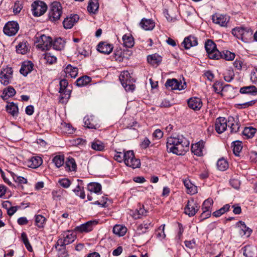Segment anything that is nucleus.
Returning <instances> with one entry per match:
<instances>
[{
  "instance_id": "58836bf2",
  "label": "nucleus",
  "mask_w": 257,
  "mask_h": 257,
  "mask_svg": "<svg viewBox=\"0 0 257 257\" xmlns=\"http://www.w3.org/2000/svg\"><path fill=\"white\" fill-rule=\"evenodd\" d=\"M124 46L126 48H132L134 45L133 37L129 35H124L122 37Z\"/></svg>"
},
{
  "instance_id": "473e14b6",
  "label": "nucleus",
  "mask_w": 257,
  "mask_h": 257,
  "mask_svg": "<svg viewBox=\"0 0 257 257\" xmlns=\"http://www.w3.org/2000/svg\"><path fill=\"white\" fill-rule=\"evenodd\" d=\"M183 183L187 190L188 193L194 194L197 193V191L196 186L193 185L189 180H184Z\"/></svg>"
},
{
  "instance_id": "09e8293b",
  "label": "nucleus",
  "mask_w": 257,
  "mask_h": 257,
  "mask_svg": "<svg viewBox=\"0 0 257 257\" xmlns=\"http://www.w3.org/2000/svg\"><path fill=\"white\" fill-rule=\"evenodd\" d=\"M21 238H22V240L23 243H24L26 248L29 251H32L33 248L29 242L27 234L25 232H23L22 233Z\"/></svg>"
},
{
  "instance_id": "9d476101",
  "label": "nucleus",
  "mask_w": 257,
  "mask_h": 257,
  "mask_svg": "<svg viewBox=\"0 0 257 257\" xmlns=\"http://www.w3.org/2000/svg\"><path fill=\"white\" fill-rule=\"evenodd\" d=\"M87 189L90 192V193L87 195V199L89 201H91L95 198L93 196L94 194L97 195L101 194V186L99 183L95 182L90 183L87 185Z\"/></svg>"
},
{
  "instance_id": "c85d7f7f",
  "label": "nucleus",
  "mask_w": 257,
  "mask_h": 257,
  "mask_svg": "<svg viewBox=\"0 0 257 257\" xmlns=\"http://www.w3.org/2000/svg\"><path fill=\"white\" fill-rule=\"evenodd\" d=\"M65 169L68 172L76 171L77 165L74 159L71 157L67 158L65 164Z\"/></svg>"
},
{
  "instance_id": "e2e57ef3",
  "label": "nucleus",
  "mask_w": 257,
  "mask_h": 257,
  "mask_svg": "<svg viewBox=\"0 0 257 257\" xmlns=\"http://www.w3.org/2000/svg\"><path fill=\"white\" fill-rule=\"evenodd\" d=\"M152 136L154 138L156 139H160L163 136V132L160 129H157L155 131V132L153 133Z\"/></svg>"
},
{
  "instance_id": "6e6d98bb",
  "label": "nucleus",
  "mask_w": 257,
  "mask_h": 257,
  "mask_svg": "<svg viewBox=\"0 0 257 257\" xmlns=\"http://www.w3.org/2000/svg\"><path fill=\"white\" fill-rule=\"evenodd\" d=\"M27 51L26 43H20L17 47V52L22 54H25Z\"/></svg>"
},
{
  "instance_id": "dca6fc26",
  "label": "nucleus",
  "mask_w": 257,
  "mask_h": 257,
  "mask_svg": "<svg viewBox=\"0 0 257 257\" xmlns=\"http://www.w3.org/2000/svg\"><path fill=\"white\" fill-rule=\"evenodd\" d=\"M167 87H170L171 89L181 90L185 89L186 83L182 84L181 81H178L176 79H168L165 83Z\"/></svg>"
},
{
  "instance_id": "7ed1b4c3",
  "label": "nucleus",
  "mask_w": 257,
  "mask_h": 257,
  "mask_svg": "<svg viewBox=\"0 0 257 257\" xmlns=\"http://www.w3.org/2000/svg\"><path fill=\"white\" fill-rule=\"evenodd\" d=\"M205 48L209 58L218 60L221 57V53L216 48V44L211 40H207L205 43Z\"/></svg>"
},
{
  "instance_id": "a211bd4d",
  "label": "nucleus",
  "mask_w": 257,
  "mask_h": 257,
  "mask_svg": "<svg viewBox=\"0 0 257 257\" xmlns=\"http://www.w3.org/2000/svg\"><path fill=\"white\" fill-rule=\"evenodd\" d=\"M228 126L230 130V133H236L239 129L240 125L237 117L229 116L227 119Z\"/></svg>"
},
{
  "instance_id": "c03bdc74",
  "label": "nucleus",
  "mask_w": 257,
  "mask_h": 257,
  "mask_svg": "<svg viewBox=\"0 0 257 257\" xmlns=\"http://www.w3.org/2000/svg\"><path fill=\"white\" fill-rule=\"evenodd\" d=\"M216 166L218 170L220 171H225L228 167V162L223 158L219 159L216 163Z\"/></svg>"
},
{
  "instance_id": "5701e85b",
  "label": "nucleus",
  "mask_w": 257,
  "mask_h": 257,
  "mask_svg": "<svg viewBox=\"0 0 257 257\" xmlns=\"http://www.w3.org/2000/svg\"><path fill=\"white\" fill-rule=\"evenodd\" d=\"M188 106L194 110H199L202 106V102L200 98L193 97L189 98L187 101Z\"/></svg>"
},
{
  "instance_id": "bb28decb",
  "label": "nucleus",
  "mask_w": 257,
  "mask_h": 257,
  "mask_svg": "<svg viewBox=\"0 0 257 257\" xmlns=\"http://www.w3.org/2000/svg\"><path fill=\"white\" fill-rule=\"evenodd\" d=\"M140 26L146 31L152 30L155 27V23L151 19L143 18L140 23Z\"/></svg>"
},
{
  "instance_id": "bf43d9fd",
  "label": "nucleus",
  "mask_w": 257,
  "mask_h": 257,
  "mask_svg": "<svg viewBox=\"0 0 257 257\" xmlns=\"http://www.w3.org/2000/svg\"><path fill=\"white\" fill-rule=\"evenodd\" d=\"M60 89L59 93H62L65 90H67L68 83L66 79H62L59 82Z\"/></svg>"
},
{
  "instance_id": "a878e982",
  "label": "nucleus",
  "mask_w": 257,
  "mask_h": 257,
  "mask_svg": "<svg viewBox=\"0 0 257 257\" xmlns=\"http://www.w3.org/2000/svg\"><path fill=\"white\" fill-rule=\"evenodd\" d=\"M34 64L30 61H25L23 63L20 69V73L24 76H26L33 69Z\"/></svg>"
},
{
  "instance_id": "9b49d317",
  "label": "nucleus",
  "mask_w": 257,
  "mask_h": 257,
  "mask_svg": "<svg viewBox=\"0 0 257 257\" xmlns=\"http://www.w3.org/2000/svg\"><path fill=\"white\" fill-rule=\"evenodd\" d=\"M230 20V17L226 15L216 13L212 16V22L221 27H226Z\"/></svg>"
},
{
  "instance_id": "f8f14e48",
  "label": "nucleus",
  "mask_w": 257,
  "mask_h": 257,
  "mask_svg": "<svg viewBox=\"0 0 257 257\" xmlns=\"http://www.w3.org/2000/svg\"><path fill=\"white\" fill-rule=\"evenodd\" d=\"M98 223L96 220H90L80 225L77 226L74 229V231L79 233L88 232L91 231L94 226Z\"/></svg>"
},
{
  "instance_id": "6ab92c4d",
  "label": "nucleus",
  "mask_w": 257,
  "mask_h": 257,
  "mask_svg": "<svg viewBox=\"0 0 257 257\" xmlns=\"http://www.w3.org/2000/svg\"><path fill=\"white\" fill-rule=\"evenodd\" d=\"M79 17L78 15H71L67 17L63 21V26L66 29H69L73 27L74 24L79 20Z\"/></svg>"
},
{
  "instance_id": "2f4dec72",
  "label": "nucleus",
  "mask_w": 257,
  "mask_h": 257,
  "mask_svg": "<svg viewBox=\"0 0 257 257\" xmlns=\"http://www.w3.org/2000/svg\"><path fill=\"white\" fill-rule=\"evenodd\" d=\"M65 72L67 76H70L71 78H75L78 75V68L68 65L65 68Z\"/></svg>"
},
{
  "instance_id": "0eeeda50",
  "label": "nucleus",
  "mask_w": 257,
  "mask_h": 257,
  "mask_svg": "<svg viewBox=\"0 0 257 257\" xmlns=\"http://www.w3.org/2000/svg\"><path fill=\"white\" fill-rule=\"evenodd\" d=\"M32 12L35 17H39L43 15L47 10V6L42 1L34 2L32 4Z\"/></svg>"
},
{
  "instance_id": "0e129e2a",
  "label": "nucleus",
  "mask_w": 257,
  "mask_h": 257,
  "mask_svg": "<svg viewBox=\"0 0 257 257\" xmlns=\"http://www.w3.org/2000/svg\"><path fill=\"white\" fill-rule=\"evenodd\" d=\"M71 91L69 90H65L64 92H63L61 94V96L60 97V100L63 101V99H65L67 100L69 98L70 96Z\"/></svg>"
},
{
  "instance_id": "79ce46f5",
  "label": "nucleus",
  "mask_w": 257,
  "mask_h": 257,
  "mask_svg": "<svg viewBox=\"0 0 257 257\" xmlns=\"http://www.w3.org/2000/svg\"><path fill=\"white\" fill-rule=\"evenodd\" d=\"M256 132L255 128L252 126L245 127L243 131V135L247 138H252Z\"/></svg>"
},
{
  "instance_id": "20e7f679",
  "label": "nucleus",
  "mask_w": 257,
  "mask_h": 257,
  "mask_svg": "<svg viewBox=\"0 0 257 257\" xmlns=\"http://www.w3.org/2000/svg\"><path fill=\"white\" fill-rule=\"evenodd\" d=\"M119 79L121 85L126 91H133L135 89V85L133 84L134 79L132 78L128 71L121 72Z\"/></svg>"
},
{
  "instance_id": "37998d69",
  "label": "nucleus",
  "mask_w": 257,
  "mask_h": 257,
  "mask_svg": "<svg viewBox=\"0 0 257 257\" xmlns=\"http://www.w3.org/2000/svg\"><path fill=\"white\" fill-rule=\"evenodd\" d=\"M232 147L233 148V152L235 155L237 156H239V153L242 149L241 142L240 141L233 142L232 143Z\"/></svg>"
},
{
  "instance_id": "4be33fe9",
  "label": "nucleus",
  "mask_w": 257,
  "mask_h": 257,
  "mask_svg": "<svg viewBox=\"0 0 257 257\" xmlns=\"http://www.w3.org/2000/svg\"><path fill=\"white\" fill-rule=\"evenodd\" d=\"M181 45L185 49H189L191 47L196 46L198 45L197 39L192 35H190L184 38Z\"/></svg>"
},
{
  "instance_id": "8fccbe9b",
  "label": "nucleus",
  "mask_w": 257,
  "mask_h": 257,
  "mask_svg": "<svg viewBox=\"0 0 257 257\" xmlns=\"http://www.w3.org/2000/svg\"><path fill=\"white\" fill-rule=\"evenodd\" d=\"M10 174H11V176L13 178L14 181L16 182H17L20 184H27V179L25 178L24 177L19 176L15 174L14 172L10 171Z\"/></svg>"
},
{
  "instance_id": "423d86ee",
  "label": "nucleus",
  "mask_w": 257,
  "mask_h": 257,
  "mask_svg": "<svg viewBox=\"0 0 257 257\" xmlns=\"http://www.w3.org/2000/svg\"><path fill=\"white\" fill-rule=\"evenodd\" d=\"M63 238H59L56 244V248L60 246L64 247L66 245L72 243L76 238L75 232L68 230L63 234Z\"/></svg>"
},
{
  "instance_id": "7c9ffc66",
  "label": "nucleus",
  "mask_w": 257,
  "mask_h": 257,
  "mask_svg": "<svg viewBox=\"0 0 257 257\" xmlns=\"http://www.w3.org/2000/svg\"><path fill=\"white\" fill-rule=\"evenodd\" d=\"M148 62L154 66H157L162 61V57L156 54L149 56L147 57Z\"/></svg>"
},
{
  "instance_id": "5fc2aeb1",
  "label": "nucleus",
  "mask_w": 257,
  "mask_h": 257,
  "mask_svg": "<svg viewBox=\"0 0 257 257\" xmlns=\"http://www.w3.org/2000/svg\"><path fill=\"white\" fill-rule=\"evenodd\" d=\"M73 191L77 196H79L81 198L84 199L85 198V194L83 188L80 185H78L73 190Z\"/></svg>"
},
{
  "instance_id": "aec40b11",
  "label": "nucleus",
  "mask_w": 257,
  "mask_h": 257,
  "mask_svg": "<svg viewBox=\"0 0 257 257\" xmlns=\"http://www.w3.org/2000/svg\"><path fill=\"white\" fill-rule=\"evenodd\" d=\"M204 144L205 142L202 140L193 144L191 146L192 152L196 156H202L203 155V152L205 151Z\"/></svg>"
},
{
  "instance_id": "13d9d810",
  "label": "nucleus",
  "mask_w": 257,
  "mask_h": 257,
  "mask_svg": "<svg viewBox=\"0 0 257 257\" xmlns=\"http://www.w3.org/2000/svg\"><path fill=\"white\" fill-rule=\"evenodd\" d=\"M45 59L47 62L50 64L55 63L57 61V58L55 56H52L50 53H46L44 57Z\"/></svg>"
},
{
  "instance_id": "cd10ccee",
  "label": "nucleus",
  "mask_w": 257,
  "mask_h": 257,
  "mask_svg": "<svg viewBox=\"0 0 257 257\" xmlns=\"http://www.w3.org/2000/svg\"><path fill=\"white\" fill-rule=\"evenodd\" d=\"M89 146L92 150L99 152L104 151L105 148V144L102 142L97 139H95L91 142Z\"/></svg>"
},
{
  "instance_id": "1a4fd4ad",
  "label": "nucleus",
  "mask_w": 257,
  "mask_h": 257,
  "mask_svg": "<svg viewBox=\"0 0 257 257\" xmlns=\"http://www.w3.org/2000/svg\"><path fill=\"white\" fill-rule=\"evenodd\" d=\"M38 47L43 51L48 50L52 47V39L45 35H41L37 40Z\"/></svg>"
},
{
  "instance_id": "774afa93",
  "label": "nucleus",
  "mask_w": 257,
  "mask_h": 257,
  "mask_svg": "<svg viewBox=\"0 0 257 257\" xmlns=\"http://www.w3.org/2000/svg\"><path fill=\"white\" fill-rule=\"evenodd\" d=\"M185 245L186 247L190 249H193L195 246V241L194 239L191 240H186L184 242Z\"/></svg>"
},
{
  "instance_id": "603ef678",
  "label": "nucleus",
  "mask_w": 257,
  "mask_h": 257,
  "mask_svg": "<svg viewBox=\"0 0 257 257\" xmlns=\"http://www.w3.org/2000/svg\"><path fill=\"white\" fill-rule=\"evenodd\" d=\"M235 57V54L233 53L230 52L229 51H223L221 53V58H223L227 61H231L234 59Z\"/></svg>"
},
{
  "instance_id": "f03ea898",
  "label": "nucleus",
  "mask_w": 257,
  "mask_h": 257,
  "mask_svg": "<svg viewBox=\"0 0 257 257\" xmlns=\"http://www.w3.org/2000/svg\"><path fill=\"white\" fill-rule=\"evenodd\" d=\"M62 14V7L61 4L57 1L52 2L50 6L49 19L52 22L59 20Z\"/></svg>"
},
{
  "instance_id": "4468645a",
  "label": "nucleus",
  "mask_w": 257,
  "mask_h": 257,
  "mask_svg": "<svg viewBox=\"0 0 257 257\" xmlns=\"http://www.w3.org/2000/svg\"><path fill=\"white\" fill-rule=\"evenodd\" d=\"M12 73L13 70L12 68H7L1 71L0 73V81L2 84L4 85L9 84L12 78Z\"/></svg>"
},
{
  "instance_id": "49530a36",
  "label": "nucleus",
  "mask_w": 257,
  "mask_h": 257,
  "mask_svg": "<svg viewBox=\"0 0 257 257\" xmlns=\"http://www.w3.org/2000/svg\"><path fill=\"white\" fill-rule=\"evenodd\" d=\"M234 73L232 69H227L224 73V79L227 82H231L234 78Z\"/></svg>"
},
{
  "instance_id": "de8ad7c7",
  "label": "nucleus",
  "mask_w": 257,
  "mask_h": 257,
  "mask_svg": "<svg viewBox=\"0 0 257 257\" xmlns=\"http://www.w3.org/2000/svg\"><path fill=\"white\" fill-rule=\"evenodd\" d=\"M244 29V28L236 27L232 29V34L237 38L241 39V38H242V35H243Z\"/></svg>"
},
{
  "instance_id": "f3484780",
  "label": "nucleus",
  "mask_w": 257,
  "mask_h": 257,
  "mask_svg": "<svg viewBox=\"0 0 257 257\" xmlns=\"http://www.w3.org/2000/svg\"><path fill=\"white\" fill-rule=\"evenodd\" d=\"M227 120L225 117H219L216 119L215 129L218 134L224 132L228 126Z\"/></svg>"
},
{
  "instance_id": "412c9836",
  "label": "nucleus",
  "mask_w": 257,
  "mask_h": 257,
  "mask_svg": "<svg viewBox=\"0 0 257 257\" xmlns=\"http://www.w3.org/2000/svg\"><path fill=\"white\" fill-rule=\"evenodd\" d=\"M236 226L239 229V233L241 236L248 237L251 234L252 230L247 227L244 222L239 221L236 223Z\"/></svg>"
},
{
  "instance_id": "338daca9",
  "label": "nucleus",
  "mask_w": 257,
  "mask_h": 257,
  "mask_svg": "<svg viewBox=\"0 0 257 257\" xmlns=\"http://www.w3.org/2000/svg\"><path fill=\"white\" fill-rule=\"evenodd\" d=\"M84 126L88 128H96L95 125L91 123L90 119L84 118Z\"/></svg>"
},
{
  "instance_id": "a18cd8bd",
  "label": "nucleus",
  "mask_w": 257,
  "mask_h": 257,
  "mask_svg": "<svg viewBox=\"0 0 257 257\" xmlns=\"http://www.w3.org/2000/svg\"><path fill=\"white\" fill-rule=\"evenodd\" d=\"M53 162L57 168L62 166L64 163V158L63 155H57L53 159Z\"/></svg>"
},
{
  "instance_id": "4c0bfd02",
  "label": "nucleus",
  "mask_w": 257,
  "mask_h": 257,
  "mask_svg": "<svg viewBox=\"0 0 257 257\" xmlns=\"http://www.w3.org/2000/svg\"><path fill=\"white\" fill-rule=\"evenodd\" d=\"M239 92L242 94L254 95L257 92V89L255 86L250 85L241 87L240 89Z\"/></svg>"
},
{
  "instance_id": "393cba45",
  "label": "nucleus",
  "mask_w": 257,
  "mask_h": 257,
  "mask_svg": "<svg viewBox=\"0 0 257 257\" xmlns=\"http://www.w3.org/2000/svg\"><path fill=\"white\" fill-rule=\"evenodd\" d=\"M112 45L106 42H100L97 45V50L101 53L105 54H110L113 50Z\"/></svg>"
},
{
  "instance_id": "f704fd0d",
  "label": "nucleus",
  "mask_w": 257,
  "mask_h": 257,
  "mask_svg": "<svg viewBox=\"0 0 257 257\" xmlns=\"http://www.w3.org/2000/svg\"><path fill=\"white\" fill-rule=\"evenodd\" d=\"M126 228L122 225L116 224L113 228V232L120 236H123L126 232Z\"/></svg>"
},
{
  "instance_id": "ea45409f",
  "label": "nucleus",
  "mask_w": 257,
  "mask_h": 257,
  "mask_svg": "<svg viewBox=\"0 0 257 257\" xmlns=\"http://www.w3.org/2000/svg\"><path fill=\"white\" fill-rule=\"evenodd\" d=\"M64 41L61 38L56 39L53 42H52V46L53 49L56 50H61L64 47Z\"/></svg>"
},
{
  "instance_id": "052dcab7",
  "label": "nucleus",
  "mask_w": 257,
  "mask_h": 257,
  "mask_svg": "<svg viewBox=\"0 0 257 257\" xmlns=\"http://www.w3.org/2000/svg\"><path fill=\"white\" fill-rule=\"evenodd\" d=\"M59 184L65 188H68L71 185V181L67 178H63L58 181Z\"/></svg>"
},
{
  "instance_id": "69168bd1",
  "label": "nucleus",
  "mask_w": 257,
  "mask_h": 257,
  "mask_svg": "<svg viewBox=\"0 0 257 257\" xmlns=\"http://www.w3.org/2000/svg\"><path fill=\"white\" fill-rule=\"evenodd\" d=\"M230 185L235 189H238L240 186V181L237 179H231L230 180Z\"/></svg>"
},
{
  "instance_id": "4d7b16f0",
  "label": "nucleus",
  "mask_w": 257,
  "mask_h": 257,
  "mask_svg": "<svg viewBox=\"0 0 257 257\" xmlns=\"http://www.w3.org/2000/svg\"><path fill=\"white\" fill-rule=\"evenodd\" d=\"M16 92L13 87L9 86L7 89L4 90L3 94H5V96H8V97H12L16 94Z\"/></svg>"
},
{
  "instance_id": "3c124183",
  "label": "nucleus",
  "mask_w": 257,
  "mask_h": 257,
  "mask_svg": "<svg viewBox=\"0 0 257 257\" xmlns=\"http://www.w3.org/2000/svg\"><path fill=\"white\" fill-rule=\"evenodd\" d=\"M230 208V205L228 204H225L222 207L218 209V210H216V211H214L213 213V215L215 217H219L221 216L222 214L224 213L225 212L228 211Z\"/></svg>"
},
{
  "instance_id": "6e6552de",
  "label": "nucleus",
  "mask_w": 257,
  "mask_h": 257,
  "mask_svg": "<svg viewBox=\"0 0 257 257\" xmlns=\"http://www.w3.org/2000/svg\"><path fill=\"white\" fill-rule=\"evenodd\" d=\"M19 30V25L16 21H10L7 23L4 27V33L9 36L15 35Z\"/></svg>"
},
{
  "instance_id": "ddd939ff",
  "label": "nucleus",
  "mask_w": 257,
  "mask_h": 257,
  "mask_svg": "<svg viewBox=\"0 0 257 257\" xmlns=\"http://www.w3.org/2000/svg\"><path fill=\"white\" fill-rule=\"evenodd\" d=\"M199 209L198 205L193 199L189 200L184 208V212L189 216H194Z\"/></svg>"
},
{
  "instance_id": "b1692460",
  "label": "nucleus",
  "mask_w": 257,
  "mask_h": 257,
  "mask_svg": "<svg viewBox=\"0 0 257 257\" xmlns=\"http://www.w3.org/2000/svg\"><path fill=\"white\" fill-rule=\"evenodd\" d=\"M114 54L115 60L121 62L124 58L127 59V55L130 56L132 54V52L127 50L122 51L121 49L117 48L115 50Z\"/></svg>"
},
{
  "instance_id": "680f3d73",
  "label": "nucleus",
  "mask_w": 257,
  "mask_h": 257,
  "mask_svg": "<svg viewBox=\"0 0 257 257\" xmlns=\"http://www.w3.org/2000/svg\"><path fill=\"white\" fill-rule=\"evenodd\" d=\"M150 144L151 142L149 139L148 138L145 137L143 140H142L140 144V146L141 148L146 149L149 147Z\"/></svg>"
},
{
  "instance_id": "72a5a7b5",
  "label": "nucleus",
  "mask_w": 257,
  "mask_h": 257,
  "mask_svg": "<svg viewBox=\"0 0 257 257\" xmlns=\"http://www.w3.org/2000/svg\"><path fill=\"white\" fill-rule=\"evenodd\" d=\"M7 112L13 116L17 115L18 113V107L13 102L9 103L6 106Z\"/></svg>"
},
{
  "instance_id": "c9c22d12",
  "label": "nucleus",
  "mask_w": 257,
  "mask_h": 257,
  "mask_svg": "<svg viewBox=\"0 0 257 257\" xmlns=\"http://www.w3.org/2000/svg\"><path fill=\"white\" fill-rule=\"evenodd\" d=\"M99 6L98 0H91L87 7L88 11L89 13L95 14L98 11Z\"/></svg>"
},
{
  "instance_id": "c756f323",
  "label": "nucleus",
  "mask_w": 257,
  "mask_h": 257,
  "mask_svg": "<svg viewBox=\"0 0 257 257\" xmlns=\"http://www.w3.org/2000/svg\"><path fill=\"white\" fill-rule=\"evenodd\" d=\"M43 160L38 156L32 157L28 161L29 167L32 168H37L42 165Z\"/></svg>"
},
{
  "instance_id": "a19ab883",
  "label": "nucleus",
  "mask_w": 257,
  "mask_h": 257,
  "mask_svg": "<svg viewBox=\"0 0 257 257\" xmlns=\"http://www.w3.org/2000/svg\"><path fill=\"white\" fill-rule=\"evenodd\" d=\"M91 78L87 76H84L76 80V85L78 86H84L90 82Z\"/></svg>"
},
{
  "instance_id": "2eb2a0df",
  "label": "nucleus",
  "mask_w": 257,
  "mask_h": 257,
  "mask_svg": "<svg viewBox=\"0 0 257 257\" xmlns=\"http://www.w3.org/2000/svg\"><path fill=\"white\" fill-rule=\"evenodd\" d=\"M253 32L251 29L248 28H244L243 35L241 40L245 43H249L257 41V31L254 33L252 36Z\"/></svg>"
},
{
  "instance_id": "39448f33",
  "label": "nucleus",
  "mask_w": 257,
  "mask_h": 257,
  "mask_svg": "<svg viewBox=\"0 0 257 257\" xmlns=\"http://www.w3.org/2000/svg\"><path fill=\"white\" fill-rule=\"evenodd\" d=\"M123 162L124 164L133 169L139 168L141 166L140 160L135 158L133 151H128L124 153L123 155Z\"/></svg>"
},
{
  "instance_id": "864d4df0",
  "label": "nucleus",
  "mask_w": 257,
  "mask_h": 257,
  "mask_svg": "<svg viewBox=\"0 0 257 257\" xmlns=\"http://www.w3.org/2000/svg\"><path fill=\"white\" fill-rule=\"evenodd\" d=\"M222 85L223 82L220 81H216L213 85L214 91L218 94L222 95Z\"/></svg>"
},
{
  "instance_id": "f257e3e1",
  "label": "nucleus",
  "mask_w": 257,
  "mask_h": 257,
  "mask_svg": "<svg viewBox=\"0 0 257 257\" xmlns=\"http://www.w3.org/2000/svg\"><path fill=\"white\" fill-rule=\"evenodd\" d=\"M189 145V141L182 135L171 136L167 140V151L177 155H183L188 151Z\"/></svg>"
},
{
  "instance_id": "e433bc0d",
  "label": "nucleus",
  "mask_w": 257,
  "mask_h": 257,
  "mask_svg": "<svg viewBox=\"0 0 257 257\" xmlns=\"http://www.w3.org/2000/svg\"><path fill=\"white\" fill-rule=\"evenodd\" d=\"M35 225L39 228H44L46 221V218L42 215H35Z\"/></svg>"
}]
</instances>
